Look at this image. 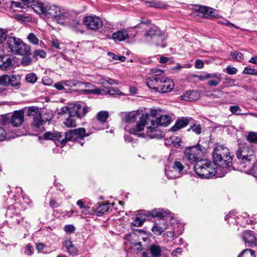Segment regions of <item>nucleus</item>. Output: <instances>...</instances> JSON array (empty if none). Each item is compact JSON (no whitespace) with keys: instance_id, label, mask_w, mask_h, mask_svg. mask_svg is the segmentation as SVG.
<instances>
[{"instance_id":"nucleus-8","label":"nucleus","mask_w":257,"mask_h":257,"mask_svg":"<svg viewBox=\"0 0 257 257\" xmlns=\"http://www.w3.org/2000/svg\"><path fill=\"white\" fill-rule=\"evenodd\" d=\"M202 151L199 144L187 148L184 152V159L190 163H194L203 160L201 158Z\"/></svg>"},{"instance_id":"nucleus-25","label":"nucleus","mask_w":257,"mask_h":257,"mask_svg":"<svg viewBox=\"0 0 257 257\" xmlns=\"http://www.w3.org/2000/svg\"><path fill=\"white\" fill-rule=\"evenodd\" d=\"M198 11L200 13L203 15L206 18L211 17H216L215 11L212 8H210L205 6H200L199 8Z\"/></svg>"},{"instance_id":"nucleus-60","label":"nucleus","mask_w":257,"mask_h":257,"mask_svg":"<svg viewBox=\"0 0 257 257\" xmlns=\"http://www.w3.org/2000/svg\"><path fill=\"white\" fill-rule=\"evenodd\" d=\"M64 84L67 86H76L77 85H79V82L76 81L74 80H69L65 81L64 82Z\"/></svg>"},{"instance_id":"nucleus-50","label":"nucleus","mask_w":257,"mask_h":257,"mask_svg":"<svg viewBox=\"0 0 257 257\" xmlns=\"http://www.w3.org/2000/svg\"><path fill=\"white\" fill-rule=\"evenodd\" d=\"M10 75H3L0 76V85L7 86L10 85Z\"/></svg>"},{"instance_id":"nucleus-13","label":"nucleus","mask_w":257,"mask_h":257,"mask_svg":"<svg viewBox=\"0 0 257 257\" xmlns=\"http://www.w3.org/2000/svg\"><path fill=\"white\" fill-rule=\"evenodd\" d=\"M213 160L217 170L222 172L223 175L227 173L230 170V168L233 166L231 157L225 158V157H219L218 161L216 159Z\"/></svg>"},{"instance_id":"nucleus-56","label":"nucleus","mask_w":257,"mask_h":257,"mask_svg":"<svg viewBox=\"0 0 257 257\" xmlns=\"http://www.w3.org/2000/svg\"><path fill=\"white\" fill-rule=\"evenodd\" d=\"M243 73L246 74L257 76V70L248 67H246L244 68Z\"/></svg>"},{"instance_id":"nucleus-32","label":"nucleus","mask_w":257,"mask_h":257,"mask_svg":"<svg viewBox=\"0 0 257 257\" xmlns=\"http://www.w3.org/2000/svg\"><path fill=\"white\" fill-rule=\"evenodd\" d=\"M149 251L151 257H160L161 255L162 250L159 245L152 244L150 247Z\"/></svg>"},{"instance_id":"nucleus-39","label":"nucleus","mask_w":257,"mask_h":257,"mask_svg":"<svg viewBox=\"0 0 257 257\" xmlns=\"http://www.w3.org/2000/svg\"><path fill=\"white\" fill-rule=\"evenodd\" d=\"M16 214H19V213L17 212L15 206L13 205L9 206L6 213L7 217L10 220L13 219Z\"/></svg>"},{"instance_id":"nucleus-52","label":"nucleus","mask_w":257,"mask_h":257,"mask_svg":"<svg viewBox=\"0 0 257 257\" xmlns=\"http://www.w3.org/2000/svg\"><path fill=\"white\" fill-rule=\"evenodd\" d=\"M30 55H31V53L30 54H28V55H24L25 56L24 57H23L22 61H21V63L23 66H28L31 64L32 60V59L31 58V57H30Z\"/></svg>"},{"instance_id":"nucleus-53","label":"nucleus","mask_w":257,"mask_h":257,"mask_svg":"<svg viewBox=\"0 0 257 257\" xmlns=\"http://www.w3.org/2000/svg\"><path fill=\"white\" fill-rule=\"evenodd\" d=\"M230 56L237 61H241L243 59V55L241 53L238 51L231 52Z\"/></svg>"},{"instance_id":"nucleus-58","label":"nucleus","mask_w":257,"mask_h":257,"mask_svg":"<svg viewBox=\"0 0 257 257\" xmlns=\"http://www.w3.org/2000/svg\"><path fill=\"white\" fill-rule=\"evenodd\" d=\"M230 111L233 114H241V108L238 105L231 106L229 107Z\"/></svg>"},{"instance_id":"nucleus-51","label":"nucleus","mask_w":257,"mask_h":257,"mask_svg":"<svg viewBox=\"0 0 257 257\" xmlns=\"http://www.w3.org/2000/svg\"><path fill=\"white\" fill-rule=\"evenodd\" d=\"M145 220V218H142L139 217H137L136 219L132 222V225L136 227L141 226L144 224Z\"/></svg>"},{"instance_id":"nucleus-6","label":"nucleus","mask_w":257,"mask_h":257,"mask_svg":"<svg viewBox=\"0 0 257 257\" xmlns=\"http://www.w3.org/2000/svg\"><path fill=\"white\" fill-rule=\"evenodd\" d=\"M236 159L233 162V169L250 173V170L255 160V156L249 154L248 156L242 154H236Z\"/></svg>"},{"instance_id":"nucleus-14","label":"nucleus","mask_w":257,"mask_h":257,"mask_svg":"<svg viewBox=\"0 0 257 257\" xmlns=\"http://www.w3.org/2000/svg\"><path fill=\"white\" fill-rule=\"evenodd\" d=\"M83 23L88 29L92 30H97L103 26L102 20L96 16L85 17L83 19Z\"/></svg>"},{"instance_id":"nucleus-19","label":"nucleus","mask_w":257,"mask_h":257,"mask_svg":"<svg viewBox=\"0 0 257 257\" xmlns=\"http://www.w3.org/2000/svg\"><path fill=\"white\" fill-rule=\"evenodd\" d=\"M231 157L230 156L229 150L223 146H218L216 147L213 150L212 153L213 159H216L217 161L219 160V157Z\"/></svg>"},{"instance_id":"nucleus-29","label":"nucleus","mask_w":257,"mask_h":257,"mask_svg":"<svg viewBox=\"0 0 257 257\" xmlns=\"http://www.w3.org/2000/svg\"><path fill=\"white\" fill-rule=\"evenodd\" d=\"M198 97V93L196 91H189L181 96V99L188 101L196 100Z\"/></svg>"},{"instance_id":"nucleus-46","label":"nucleus","mask_w":257,"mask_h":257,"mask_svg":"<svg viewBox=\"0 0 257 257\" xmlns=\"http://www.w3.org/2000/svg\"><path fill=\"white\" fill-rule=\"evenodd\" d=\"M74 117L69 115V117L66 119L64 123L67 127H72L76 126V120Z\"/></svg>"},{"instance_id":"nucleus-31","label":"nucleus","mask_w":257,"mask_h":257,"mask_svg":"<svg viewBox=\"0 0 257 257\" xmlns=\"http://www.w3.org/2000/svg\"><path fill=\"white\" fill-rule=\"evenodd\" d=\"M181 139L176 136H171L169 139L165 140V144L166 145H173L174 146H180L181 144Z\"/></svg>"},{"instance_id":"nucleus-18","label":"nucleus","mask_w":257,"mask_h":257,"mask_svg":"<svg viewBox=\"0 0 257 257\" xmlns=\"http://www.w3.org/2000/svg\"><path fill=\"white\" fill-rule=\"evenodd\" d=\"M14 57L10 55H0V68L3 70H8L14 66Z\"/></svg>"},{"instance_id":"nucleus-26","label":"nucleus","mask_w":257,"mask_h":257,"mask_svg":"<svg viewBox=\"0 0 257 257\" xmlns=\"http://www.w3.org/2000/svg\"><path fill=\"white\" fill-rule=\"evenodd\" d=\"M191 120L192 117H182L176 120L175 125L171 128H181L186 127L187 125L190 123V122H191Z\"/></svg>"},{"instance_id":"nucleus-47","label":"nucleus","mask_w":257,"mask_h":257,"mask_svg":"<svg viewBox=\"0 0 257 257\" xmlns=\"http://www.w3.org/2000/svg\"><path fill=\"white\" fill-rule=\"evenodd\" d=\"M24 218L21 217L19 214H16L13 219H11L9 221L14 225H20L23 224Z\"/></svg>"},{"instance_id":"nucleus-11","label":"nucleus","mask_w":257,"mask_h":257,"mask_svg":"<svg viewBox=\"0 0 257 257\" xmlns=\"http://www.w3.org/2000/svg\"><path fill=\"white\" fill-rule=\"evenodd\" d=\"M78 15L79 13L74 10L62 9L56 22L60 25L67 27L70 21Z\"/></svg>"},{"instance_id":"nucleus-63","label":"nucleus","mask_w":257,"mask_h":257,"mask_svg":"<svg viewBox=\"0 0 257 257\" xmlns=\"http://www.w3.org/2000/svg\"><path fill=\"white\" fill-rule=\"evenodd\" d=\"M213 76H217L215 75V73L210 74V73H205V74H202L201 75H200L199 76V78H200L199 79L201 80H204L206 79L213 78Z\"/></svg>"},{"instance_id":"nucleus-4","label":"nucleus","mask_w":257,"mask_h":257,"mask_svg":"<svg viewBox=\"0 0 257 257\" xmlns=\"http://www.w3.org/2000/svg\"><path fill=\"white\" fill-rule=\"evenodd\" d=\"M211 162L203 160L197 162L194 166V169L196 174L201 178H209L214 176L219 171L215 168Z\"/></svg>"},{"instance_id":"nucleus-9","label":"nucleus","mask_w":257,"mask_h":257,"mask_svg":"<svg viewBox=\"0 0 257 257\" xmlns=\"http://www.w3.org/2000/svg\"><path fill=\"white\" fill-rule=\"evenodd\" d=\"M145 38L148 42L152 41L153 43L157 46L165 47V45L163 44V41L165 39L164 36L161 34V32L158 28H151L146 33Z\"/></svg>"},{"instance_id":"nucleus-48","label":"nucleus","mask_w":257,"mask_h":257,"mask_svg":"<svg viewBox=\"0 0 257 257\" xmlns=\"http://www.w3.org/2000/svg\"><path fill=\"white\" fill-rule=\"evenodd\" d=\"M27 114L28 116H33L34 118L35 116L40 114V113H39V109L37 107L31 106L28 108Z\"/></svg>"},{"instance_id":"nucleus-22","label":"nucleus","mask_w":257,"mask_h":257,"mask_svg":"<svg viewBox=\"0 0 257 257\" xmlns=\"http://www.w3.org/2000/svg\"><path fill=\"white\" fill-rule=\"evenodd\" d=\"M131 35L130 34V31L127 29H123L118 31L112 35V39L114 41H123L125 40L130 39Z\"/></svg>"},{"instance_id":"nucleus-3","label":"nucleus","mask_w":257,"mask_h":257,"mask_svg":"<svg viewBox=\"0 0 257 257\" xmlns=\"http://www.w3.org/2000/svg\"><path fill=\"white\" fill-rule=\"evenodd\" d=\"M129 135L124 134V138L125 142H132V137L130 134L138 137L146 139H162L165 136V133L162 130H128Z\"/></svg>"},{"instance_id":"nucleus-41","label":"nucleus","mask_w":257,"mask_h":257,"mask_svg":"<svg viewBox=\"0 0 257 257\" xmlns=\"http://www.w3.org/2000/svg\"><path fill=\"white\" fill-rule=\"evenodd\" d=\"M109 112L107 111H100L96 115L97 119L101 122H104L109 117Z\"/></svg>"},{"instance_id":"nucleus-45","label":"nucleus","mask_w":257,"mask_h":257,"mask_svg":"<svg viewBox=\"0 0 257 257\" xmlns=\"http://www.w3.org/2000/svg\"><path fill=\"white\" fill-rule=\"evenodd\" d=\"M172 167L179 173L180 175L182 176L184 169V166L181 162L179 161H175Z\"/></svg>"},{"instance_id":"nucleus-44","label":"nucleus","mask_w":257,"mask_h":257,"mask_svg":"<svg viewBox=\"0 0 257 257\" xmlns=\"http://www.w3.org/2000/svg\"><path fill=\"white\" fill-rule=\"evenodd\" d=\"M246 140L250 143L252 144H257V133L253 132H248L246 136Z\"/></svg>"},{"instance_id":"nucleus-16","label":"nucleus","mask_w":257,"mask_h":257,"mask_svg":"<svg viewBox=\"0 0 257 257\" xmlns=\"http://www.w3.org/2000/svg\"><path fill=\"white\" fill-rule=\"evenodd\" d=\"M242 237L246 246H257V234L254 231L246 230L242 233Z\"/></svg>"},{"instance_id":"nucleus-43","label":"nucleus","mask_w":257,"mask_h":257,"mask_svg":"<svg viewBox=\"0 0 257 257\" xmlns=\"http://www.w3.org/2000/svg\"><path fill=\"white\" fill-rule=\"evenodd\" d=\"M215 75H217V76H213V77L215 78V79L209 80L207 82L208 85L216 86L219 84V83L222 80V77L221 76V74L219 73H215Z\"/></svg>"},{"instance_id":"nucleus-33","label":"nucleus","mask_w":257,"mask_h":257,"mask_svg":"<svg viewBox=\"0 0 257 257\" xmlns=\"http://www.w3.org/2000/svg\"><path fill=\"white\" fill-rule=\"evenodd\" d=\"M167 223H164L163 226H161L156 223L153 226L152 231L157 235H161L162 232L167 228Z\"/></svg>"},{"instance_id":"nucleus-15","label":"nucleus","mask_w":257,"mask_h":257,"mask_svg":"<svg viewBox=\"0 0 257 257\" xmlns=\"http://www.w3.org/2000/svg\"><path fill=\"white\" fill-rule=\"evenodd\" d=\"M171 122V117L167 115H162L155 120L150 121L151 125L147 126V128H155L156 127H167Z\"/></svg>"},{"instance_id":"nucleus-12","label":"nucleus","mask_w":257,"mask_h":257,"mask_svg":"<svg viewBox=\"0 0 257 257\" xmlns=\"http://www.w3.org/2000/svg\"><path fill=\"white\" fill-rule=\"evenodd\" d=\"M8 119L7 122L5 125L11 123L13 127H19L21 126L24 121V111L23 110H19L15 111L11 117H9L8 114H5Z\"/></svg>"},{"instance_id":"nucleus-59","label":"nucleus","mask_w":257,"mask_h":257,"mask_svg":"<svg viewBox=\"0 0 257 257\" xmlns=\"http://www.w3.org/2000/svg\"><path fill=\"white\" fill-rule=\"evenodd\" d=\"M76 204L79 207L80 209H84V213L85 214H87L88 210L89 208V207L84 206V202L83 200L80 199L77 201Z\"/></svg>"},{"instance_id":"nucleus-28","label":"nucleus","mask_w":257,"mask_h":257,"mask_svg":"<svg viewBox=\"0 0 257 257\" xmlns=\"http://www.w3.org/2000/svg\"><path fill=\"white\" fill-rule=\"evenodd\" d=\"M236 154L245 155L246 156H248L249 154H251V156H255L254 151L245 145H240L236 151Z\"/></svg>"},{"instance_id":"nucleus-38","label":"nucleus","mask_w":257,"mask_h":257,"mask_svg":"<svg viewBox=\"0 0 257 257\" xmlns=\"http://www.w3.org/2000/svg\"><path fill=\"white\" fill-rule=\"evenodd\" d=\"M237 216L233 212H230L225 216V220L227 221L229 224L237 223L236 221Z\"/></svg>"},{"instance_id":"nucleus-1","label":"nucleus","mask_w":257,"mask_h":257,"mask_svg":"<svg viewBox=\"0 0 257 257\" xmlns=\"http://www.w3.org/2000/svg\"><path fill=\"white\" fill-rule=\"evenodd\" d=\"M122 121L132 124L136 123L137 128H144L149 123V114L145 107H140L136 110L121 112L119 113Z\"/></svg>"},{"instance_id":"nucleus-21","label":"nucleus","mask_w":257,"mask_h":257,"mask_svg":"<svg viewBox=\"0 0 257 257\" xmlns=\"http://www.w3.org/2000/svg\"><path fill=\"white\" fill-rule=\"evenodd\" d=\"M83 25V23L82 24L80 19H79L78 16H76L70 21L67 27L70 28L76 33L83 34L84 32Z\"/></svg>"},{"instance_id":"nucleus-36","label":"nucleus","mask_w":257,"mask_h":257,"mask_svg":"<svg viewBox=\"0 0 257 257\" xmlns=\"http://www.w3.org/2000/svg\"><path fill=\"white\" fill-rule=\"evenodd\" d=\"M165 174L167 177L169 179H175L181 176L180 174L175 169H174V168L172 167H171L170 169H166Z\"/></svg>"},{"instance_id":"nucleus-27","label":"nucleus","mask_w":257,"mask_h":257,"mask_svg":"<svg viewBox=\"0 0 257 257\" xmlns=\"http://www.w3.org/2000/svg\"><path fill=\"white\" fill-rule=\"evenodd\" d=\"M64 245L66 247V249L71 255L74 256L78 254V249L75 247L72 241L70 239H67L64 242Z\"/></svg>"},{"instance_id":"nucleus-54","label":"nucleus","mask_w":257,"mask_h":257,"mask_svg":"<svg viewBox=\"0 0 257 257\" xmlns=\"http://www.w3.org/2000/svg\"><path fill=\"white\" fill-rule=\"evenodd\" d=\"M26 80L30 83H34L37 80V77L34 73H31L27 75Z\"/></svg>"},{"instance_id":"nucleus-20","label":"nucleus","mask_w":257,"mask_h":257,"mask_svg":"<svg viewBox=\"0 0 257 257\" xmlns=\"http://www.w3.org/2000/svg\"><path fill=\"white\" fill-rule=\"evenodd\" d=\"M174 86L173 81L165 77L162 78L161 83L160 84L158 92L167 93L173 90Z\"/></svg>"},{"instance_id":"nucleus-37","label":"nucleus","mask_w":257,"mask_h":257,"mask_svg":"<svg viewBox=\"0 0 257 257\" xmlns=\"http://www.w3.org/2000/svg\"><path fill=\"white\" fill-rule=\"evenodd\" d=\"M109 204H102L96 208L95 213L100 216L109 210Z\"/></svg>"},{"instance_id":"nucleus-30","label":"nucleus","mask_w":257,"mask_h":257,"mask_svg":"<svg viewBox=\"0 0 257 257\" xmlns=\"http://www.w3.org/2000/svg\"><path fill=\"white\" fill-rule=\"evenodd\" d=\"M43 135L44 137V139L51 140L60 141V138L62 137L61 133L58 132H48L44 134Z\"/></svg>"},{"instance_id":"nucleus-57","label":"nucleus","mask_w":257,"mask_h":257,"mask_svg":"<svg viewBox=\"0 0 257 257\" xmlns=\"http://www.w3.org/2000/svg\"><path fill=\"white\" fill-rule=\"evenodd\" d=\"M34 56L35 57H40L42 58H44L46 56V52L42 50H36L34 52Z\"/></svg>"},{"instance_id":"nucleus-2","label":"nucleus","mask_w":257,"mask_h":257,"mask_svg":"<svg viewBox=\"0 0 257 257\" xmlns=\"http://www.w3.org/2000/svg\"><path fill=\"white\" fill-rule=\"evenodd\" d=\"M32 8L37 13L49 18H53L55 21L62 9L59 7L47 2L37 1L31 5Z\"/></svg>"},{"instance_id":"nucleus-40","label":"nucleus","mask_w":257,"mask_h":257,"mask_svg":"<svg viewBox=\"0 0 257 257\" xmlns=\"http://www.w3.org/2000/svg\"><path fill=\"white\" fill-rule=\"evenodd\" d=\"M10 85L14 87H19L20 85L21 78L19 75H10Z\"/></svg>"},{"instance_id":"nucleus-35","label":"nucleus","mask_w":257,"mask_h":257,"mask_svg":"<svg viewBox=\"0 0 257 257\" xmlns=\"http://www.w3.org/2000/svg\"><path fill=\"white\" fill-rule=\"evenodd\" d=\"M27 39L30 43L35 46L38 45L42 43V41L39 40L36 35L33 33H30L28 35Z\"/></svg>"},{"instance_id":"nucleus-17","label":"nucleus","mask_w":257,"mask_h":257,"mask_svg":"<svg viewBox=\"0 0 257 257\" xmlns=\"http://www.w3.org/2000/svg\"><path fill=\"white\" fill-rule=\"evenodd\" d=\"M21 130H0V141L4 140L14 139L16 137H20L26 135L27 130H24L25 131L24 134L20 132Z\"/></svg>"},{"instance_id":"nucleus-10","label":"nucleus","mask_w":257,"mask_h":257,"mask_svg":"<svg viewBox=\"0 0 257 257\" xmlns=\"http://www.w3.org/2000/svg\"><path fill=\"white\" fill-rule=\"evenodd\" d=\"M89 134H86L85 130H70L65 133V138L60 140L62 147H63L68 141H78L82 138L88 136Z\"/></svg>"},{"instance_id":"nucleus-62","label":"nucleus","mask_w":257,"mask_h":257,"mask_svg":"<svg viewBox=\"0 0 257 257\" xmlns=\"http://www.w3.org/2000/svg\"><path fill=\"white\" fill-rule=\"evenodd\" d=\"M75 229V227L72 224H68L66 225L64 227V231L68 233H73Z\"/></svg>"},{"instance_id":"nucleus-23","label":"nucleus","mask_w":257,"mask_h":257,"mask_svg":"<svg viewBox=\"0 0 257 257\" xmlns=\"http://www.w3.org/2000/svg\"><path fill=\"white\" fill-rule=\"evenodd\" d=\"M144 215L150 218L158 217L162 218L167 215V212L161 208L155 209L152 211H144Z\"/></svg>"},{"instance_id":"nucleus-7","label":"nucleus","mask_w":257,"mask_h":257,"mask_svg":"<svg viewBox=\"0 0 257 257\" xmlns=\"http://www.w3.org/2000/svg\"><path fill=\"white\" fill-rule=\"evenodd\" d=\"M68 112L71 116H77L80 118L87 112V107L83 102H75L70 103L66 107L62 108V112L59 114Z\"/></svg>"},{"instance_id":"nucleus-55","label":"nucleus","mask_w":257,"mask_h":257,"mask_svg":"<svg viewBox=\"0 0 257 257\" xmlns=\"http://www.w3.org/2000/svg\"><path fill=\"white\" fill-rule=\"evenodd\" d=\"M102 90L99 88H95V89H84L83 90V92L85 94H99L101 93V92Z\"/></svg>"},{"instance_id":"nucleus-24","label":"nucleus","mask_w":257,"mask_h":257,"mask_svg":"<svg viewBox=\"0 0 257 257\" xmlns=\"http://www.w3.org/2000/svg\"><path fill=\"white\" fill-rule=\"evenodd\" d=\"M162 77L150 76L146 80L148 86L158 91Z\"/></svg>"},{"instance_id":"nucleus-64","label":"nucleus","mask_w":257,"mask_h":257,"mask_svg":"<svg viewBox=\"0 0 257 257\" xmlns=\"http://www.w3.org/2000/svg\"><path fill=\"white\" fill-rule=\"evenodd\" d=\"M237 70L235 67H232L230 65L228 66L226 68V72L228 74L233 75L237 73Z\"/></svg>"},{"instance_id":"nucleus-5","label":"nucleus","mask_w":257,"mask_h":257,"mask_svg":"<svg viewBox=\"0 0 257 257\" xmlns=\"http://www.w3.org/2000/svg\"><path fill=\"white\" fill-rule=\"evenodd\" d=\"M7 44L10 51L17 55H24L30 54V46L21 39L15 37L7 38Z\"/></svg>"},{"instance_id":"nucleus-34","label":"nucleus","mask_w":257,"mask_h":257,"mask_svg":"<svg viewBox=\"0 0 257 257\" xmlns=\"http://www.w3.org/2000/svg\"><path fill=\"white\" fill-rule=\"evenodd\" d=\"M45 123H46V121L44 120V118H42L40 113L35 116L32 121V125L36 127H39Z\"/></svg>"},{"instance_id":"nucleus-49","label":"nucleus","mask_w":257,"mask_h":257,"mask_svg":"<svg viewBox=\"0 0 257 257\" xmlns=\"http://www.w3.org/2000/svg\"><path fill=\"white\" fill-rule=\"evenodd\" d=\"M151 76H156L159 77H164L162 75L164 73V71L161 69L153 68L150 70V71Z\"/></svg>"},{"instance_id":"nucleus-61","label":"nucleus","mask_w":257,"mask_h":257,"mask_svg":"<svg viewBox=\"0 0 257 257\" xmlns=\"http://www.w3.org/2000/svg\"><path fill=\"white\" fill-rule=\"evenodd\" d=\"M34 252V248L31 244H28L25 247V253L28 255H32Z\"/></svg>"},{"instance_id":"nucleus-42","label":"nucleus","mask_w":257,"mask_h":257,"mask_svg":"<svg viewBox=\"0 0 257 257\" xmlns=\"http://www.w3.org/2000/svg\"><path fill=\"white\" fill-rule=\"evenodd\" d=\"M254 250L251 249H245L242 250L238 257H255Z\"/></svg>"}]
</instances>
